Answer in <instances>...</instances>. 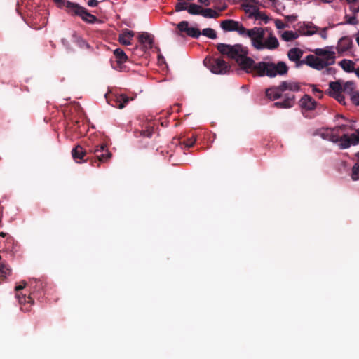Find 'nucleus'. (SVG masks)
I'll list each match as a JSON object with an SVG mask.
<instances>
[{"mask_svg": "<svg viewBox=\"0 0 359 359\" xmlns=\"http://www.w3.org/2000/svg\"><path fill=\"white\" fill-rule=\"evenodd\" d=\"M217 49L222 55L234 60L245 72L252 73L255 62L248 56V50L247 47L239 43L230 45L220 43L217 45Z\"/></svg>", "mask_w": 359, "mask_h": 359, "instance_id": "1", "label": "nucleus"}, {"mask_svg": "<svg viewBox=\"0 0 359 359\" xmlns=\"http://www.w3.org/2000/svg\"><path fill=\"white\" fill-rule=\"evenodd\" d=\"M289 67L283 61L277 63L273 62H259L255 63L252 73L258 76H268L273 78L277 76H285L287 74Z\"/></svg>", "mask_w": 359, "mask_h": 359, "instance_id": "2", "label": "nucleus"}, {"mask_svg": "<svg viewBox=\"0 0 359 359\" xmlns=\"http://www.w3.org/2000/svg\"><path fill=\"white\" fill-rule=\"evenodd\" d=\"M204 65L214 74H224L231 69V66L222 57H205Z\"/></svg>", "mask_w": 359, "mask_h": 359, "instance_id": "3", "label": "nucleus"}, {"mask_svg": "<svg viewBox=\"0 0 359 359\" xmlns=\"http://www.w3.org/2000/svg\"><path fill=\"white\" fill-rule=\"evenodd\" d=\"M268 31L267 28L253 27L248 29L245 32L244 36H248L251 39L252 45L257 50H263V42L265 38V32Z\"/></svg>", "mask_w": 359, "mask_h": 359, "instance_id": "4", "label": "nucleus"}, {"mask_svg": "<svg viewBox=\"0 0 359 359\" xmlns=\"http://www.w3.org/2000/svg\"><path fill=\"white\" fill-rule=\"evenodd\" d=\"M89 151L95 155V163L98 162V163L107 162L112 156L108 150L107 144L104 143L95 146L93 149H89ZM97 166H99V164Z\"/></svg>", "mask_w": 359, "mask_h": 359, "instance_id": "5", "label": "nucleus"}, {"mask_svg": "<svg viewBox=\"0 0 359 359\" xmlns=\"http://www.w3.org/2000/svg\"><path fill=\"white\" fill-rule=\"evenodd\" d=\"M220 27L224 32H237L239 35L244 36L246 28L238 21L227 19L220 22Z\"/></svg>", "mask_w": 359, "mask_h": 359, "instance_id": "6", "label": "nucleus"}, {"mask_svg": "<svg viewBox=\"0 0 359 359\" xmlns=\"http://www.w3.org/2000/svg\"><path fill=\"white\" fill-rule=\"evenodd\" d=\"M343 81H331L329 83V95L339 103L345 104V98L342 95Z\"/></svg>", "mask_w": 359, "mask_h": 359, "instance_id": "7", "label": "nucleus"}, {"mask_svg": "<svg viewBox=\"0 0 359 359\" xmlns=\"http://www.w3.org/2000/svg\"><path fill=\"white\" fill-rule=\"evenodd\" d=\"M114 60H111V66L114 69L121 71L123 65L128 60V56L121 48H116L114 51Z\"/></svg>", "mask_w": 359, "mask_h": 359, "instance_id": "8", "label": "nucleus"}, {"mask_svg": "<svg viewBox=\"0 0 359 359\" xmlns=\"http://www.w3.org/2000/svg\"><path fill=\"white\" fill-rule=\"evenodd\" d=\"M241 3V8L248 14L250 18H252L259 8L255 4H258L257 0H238Z\"/></svg>", "mask_w": 359, "mask_h": 359, "instance_id": "9", "label": "nucleus"}, {"mask_svg": "<svg viewBox=\"0 0 359 359\" xmlns=\"http://www.w3.org/2000/svg\"><path fill=\"white\" fill-rule=\"evenodd\" d=\"M27 285V283L25 280L20 282L19 285L15 286V290L16 292L15 297L18 299L20 304H25L26 303L30 304L31 305L34 304V299L31 295L27 296L26 294H23L22 292H20V290L24 289Z\"/></svg>", "mask_w": 359, "mask_h": 359, "instance_id": "10", "label": "nucleus"}, {"mask_svg": "<svg viewBox=\"0 0 359 359\" xmlns=\"http://www.w3.org/2000/svg\"><path fill=\"white\" fill-rule=\"evenodd\" d=\"M177 27L180 32H185L187 36L194 39H198L201 35V31L198 28L189 27L187 21H182L177 25Z\"/></svg>", "mask_w": 359, "mask_h": 359, "instance_id": "11", "label": "nucleus"}, {"mask_svg": "<svg viewBox=\"0 0 359 359\" xmlns=\"http://www.w3.org/2000/svg\"><path fill=\"white\" fill-rule=\"evenodd\" d=\"M177 27L180 32H185L187 36L194 39H198L201 35V31L198 28L189 27L187 21H182L177 25Z\"/></svg>", "mask_w": 359, "mask_h": 359, "instance_id": "12", "label": "nucleus"}, {"mask_svg": "<svg viewBox=\"0 0 359 359\" xmlns=\"http://www.w3.org/2000/svg\"><path fill=\"white\" fill-rule=\"evenodd\" d=\"M315 53L326 63V66L333 65L335 62V53L325 49L318 48Z\"/></svg>", "mask_w": 359, "mask_h": 359, "instance_id": "13", "label": "nucleus"}, {"mask_svg": "<svg viewBox=\"0 0 359 359\" xmlns=\"http://www.w3.org/2000/svg\"><path fill=\"white\" fill-rule=\"evenodd\" d=\"M305 64L318 70L327 67L326 63H325L321 58L313 55H309L306 56L305 59Z\"/></svg>", "mask_w": 359, "mask_h": 359, "instance_id": "14", "label": "nucleus"}, {"mask_svg": "<svg viewBox=\"0 0 359 359\" xmlns=\"http://www.w3.org/2000/svg\"><path fill=\"white\" fill-rule=\"evenodd\" d=\"M358 134L359 135V130H357ZM341 147L343 149L348 148L351 146V144H357L359 143V136L355 134H352L350 137L344 134L340 137Z\"/></svg>", "mask_w": 359, "mask_h": 359, "instance_id": "15", "label": "nucleus"}, {"mask_svg": "<svg viewBox=\"0 0 359 359\" xmlns=\"http://www.w3.org/2000/svg\"><path fill=\"white\" fill-rule=\"evenodd\" d=\"M67 4V5L65 8L66 12L71 16H78L81 18L85 8L76 3L71 1H69Z\"/></svg>", "mask_w": 359, "mask_h": 359, "instance_id": "16", "label": "nucleus"}, {"mask_svg": "<svg viewBox=\"0 0 359 359\" xmlns=\"http://www.w3.org/2000/svg\"><path fill=\"white\" fill-rule=\"evenodd\" d=\"M302 55L303 51L297 48H291L287 53L289 60L295 62L297 67L302 64H305V60H300Z\"/></svg>", "mask_w": 359, "mask_h": 359, "instance_id": "17", "label": "nucleus"}, {"mask_svg": "<svg viewBox=\"0 0 359 359\" xmlns=\"http://www.w3.org/2000/svg\"><path fill=\"white\" fill-rule=\"evenodd\" d=\"M295 103V96L293 94L286 93L285 98L281 102H276L273 104V107L277 108H291Z\"/></svg>", "mask_w": 359, "mask_h": 359, "instance_id": "18", "label": "nucleus"}, {"mask_svg": "<svg viewBox=\"0 0 359 359\" xmlns=\"http://www.w3.org/2000/svg\"><path fill=\"white\" fill-rule=\"evenodd\" d=\"M279 46L278 39L273 35V32L270 31L268 36L263 42V49L274 50Z\"/></svg>", "mask_w": 359, "mask_h": 359, "instance_id": "19", "label": "nucleus"}, {"mask_svg": "<svg viewBox=\"0 0 359 359\" xmlns=\"http://www.w3.org/2000/svg\"><path fill=\"white\" fill-rule=\"evenodd\" d=\"M299 105L302 109L306 111H311L316 108V102L311 96L309 95H304L299 100Z\"/></svg>", "mask_w": 359, "mask_h": 359, "instance_id": "20", "label": "nucleus"}, {"mask_svg": "<svg viewBox=\"0 0 359 359\" xmlns=\"http://www.w3.org/2000/svg\"><path fill=\"white\" fill-rule=\"evenodd\" d=\"M30 285L32 289V292L30 293L33 299L37 297V294L43 290L46 285V283L41 280H32L30 281Z\"/></svg>", "mask_w": 359, "mask_h": 359, "instance_id": "21", "label": "nucleus"}, {"mask_svg": "<svg viewBox=\"0 0 359 359\" xmlns=\"http://www.w3.org/2000/svg\"><path fill=\"white\" fill-rule=\"evenodd\" d=\"M280 90L283 92L290 90L292 92H298L300 90V85L299 83L292 81H283L280 83Z\"/></svg>", "mask_w": 359, "mask_h": 359, "instance_id": "22", "label": "nucleus"}, {"mask_svg": "<svg viewBox=\"0 0 359 359\" xmlns=\"http://www.w3.org/2000/svg\"><path fill=\"white\" fill-rule=\"evenodd\" d=\"M283 93V90H280V85L278 86H272L266 89V96L271 100H275L279 99L282 93Z\"/></svg>", "mask_w": 359, "mask_h": 359, "instance_id": "23", "label": "nucleus"}, {"mask_svg": "<svg viewBox=\"0 0 359 359\" xmlns=\"http://www.w3.org/2000/svg\"><path fill=\"white\" fill-rule=\"evenodd\" d=\"M72 155L73 158L77 162L80 163L79 161H83L84 156L86 155V151L79 144L76 145L72 151Z\"/></svg>", "mask_w": 359, "mask_h": 359, "instance_id": "24", "label": "nucleus"}, {"mask_svg": "<svg viewBox=\"0 0 359 359\" xmlns=\"http://www.w3.org/2000/svg\"><path fill=\"white\" fill-rule=\"evenodd\" d=\"M352 41L348 37H342L338 42L337 50L339 53L345 52L351 48Z\"/></svg>", "mask_w": 359, "mask_h": 359, "instance_id": "25", "label": "nucleus"}, {"mask_svg": "<svg viewBox=\"0 0 359 359\" xmlns=\"http://www.w3.org/2000/svg\"><path fill=\"white\" fill-rule=\"evenodd\" d=\"M134 36V33L133 31L126 29L122 34H121L118 36L119 42L125 46H128L130 44V40Z\"/></svg>", "mask_w": 359, "mask_h": 359, "instance_id": "26", "label": "nucleus"}, {"mask_svg": "<svg viewBox=\"0 0 359 359\" xmlns=\"http://www.w3.org/2000/svg\"><path fill=\"white\" fill-rule=\"evenodd\" d=\"M81 18L88 24H94L100 22V20L94 15L90 13L86 8H84Z\"/></svg>", "mask_w": 359, "mask_h": 359, "instance_id": "27", "label": "nucleus"}, {"mask_svg": "<svg viewBox=\"0 0 359 359\" xmlns=\"http://www.w3.org/2000/svg\"><path fill=\"white\" fill-rule=\"evenodd\" d=\"M339 65L341 67V68L347 72H354L355 69L354 68L355 63L350 60L344 59L341 61L339 62Z\"/></svg>", "mask_w": 359, "mask_h": 359, "instance_id": "28", "label": "nucleus"}, {"mask_svg": "<svg viewBox=\"0 0 359 359\" xmlns=\"http://www.w3.org/2000/svg\"><path fill=\"white\" fill-rule=\"evenodd\" d=\"M201 15L207 18H217L220 14L212 8H203L202 7Z\"/></svg>", "mask_w": 359, "mask_h": 359, "instance_id": "29", "label": "nucleus"}, {"mask_svg": "<svg viewBox=\"0 0 359 359\" xmlns=\"http://www.w3.org/2000/svg\"><path fill=\"white\" fill-rule=\"evenodd\" d=\"M342 88V93H344L347 95H351L353 93H354L355 83L353 81H343Z\"/></svg>", "mask_w": 359, "mask_h": 359, "instance_id": "30", "label": "nucleus"}, {"mask_svg": "<svg viewBox=\"0 0 359 359\" xmlns=\"http://www.w3.org/2000/svg\"><path fill=\"white\" fill-rule=\"evenodd\" d=\"M139 41L141 43H148L149 44V47H152L153 39L151 35L147 32H142L139 35Z\"/></svg>", "mask_w": 359, "mask_h": 359, "instance_id": "31", "label": "nucleus"}, {"mask_svg": "<svg viewBox=\"0 0 359 359\" xmlns=\"http://www.w3.org/2000/svg\"><path fill=\"white\" fill-rule=\"evenodd\" d=\"M202 6L194 3L189 4L187 12L191 15H201Z\"/></svg>", "mask_w": 359, "mask_h": 359, "instance_id": "32", "label": "nucleus"}, {"mask_svg": "<svg viewBox=\"0 0 359 359\" xmlns=\"http://www.w3.org/2000/svg\"><path fill=\"white\" fill-rule=\"evenodd\" d=\"M298 36V34L292 31H285L281 35L282 39L285 41H292L297 39Z\"/></svg>", "mask_w": 359, "mask_h": 359, "instance_id": "33", "label": "nucleus"}, {"mask_svg": "<svg viewBox=\"0 0 359 359\" xmlns=\"http://www.w3.org/2000/svg\"><path fill=\"white\" fill-rule=\"evenodd\" d=\"M130 99L128 97L124 95H119L116 99V102L118 104V107L119 109H123L129 102Z\"/></svg>", "mask_w": 359, "mask_h": 359, "instance_id": "34", "label": "nucleus"}, {"mask_svg": "<svg viewBox=\"0 0 359 359\" xmlns=\"http://www.w3.org/2000/svg\"><path fill=\"white\" fill-rule=\"evenodd\" d=\"M201 33L203 36H205L211 39H215L217 38V33L215 30L212 28L203 29Z\"/></svg>", "mask_w": 359, "mask_h": 359, "instance_id": "35", "label": "nucleus"}, {"mask_svg": "<svg viewBox=\"0 0 359 359\" xmlns=\"http://www.w3.org/2000/svg\"><path fill=\"white\" fill-rule=\"evenodd\" d=\"M256 20H263L265 24H267L270 18L264 13L259 11V10L257 11L255 15L253 17Z\"/></svg>", "mask_w": 359, "mask_h": 359, "instance_id": "36", "label": "nucleus"}, {"mask_svg": "<svg viewBox=\"0 0 359 359\" xmlns=\"http://www.w3.org/2000/svg\"><path fill=\"white\" fill-rule=\"evenodd\" d=\"M188 2L186 1H179L175 6V10L176 12H180L182 11H187L189 6Z\"/></svg>", "mask_w": 359, "mask_h": 359, "instance_id": "37", "label": "nucleus"}, {"mask_svg": "<svg viewBox=\"0 0 359 359\" xmlns=\"http://www.w3.org/2000/svg\"><path fill=\"white\" fill-rule=\"evenodd\" d=\"M359 163H356L352 168L351 178L353 180L356 181L359 180Z\"/></svg>", "mask_w": 359, "mask_h": 359, "instance_id": "38", "label": "nucleus"}, {"mask_svg": "<svg viewBox=\"0 0 359 359\" xmlns=\"http://www.w3.org/2000/svg\"><path fill=\"white\" fill-rule=\"evenodd\" d=\"M196 141V137L195 135H192L191 137L187 138L186 140H184L183 142H180L181 144H184L186 147L190 148L194 146Z\"/></svg>", "mask_w": 359, "mask_h": 359, "instance_id": "39", "label": "nucleus"}, {"mask_svg": "<svg viewBox=\"0 0 359 359\" xmlns=\"http://www.w3.org/2000/svg\"><path fill=\"white\" fill-rule=\"evenodd\" d=\"M316 32V27L311 25H306L303 29V32L305 35L311 36Z\"/></svg>", "mask_w": 359, "mask_h": 359, "instance_id": "40", "label": "nucleus"}, {"mask_svg": "<svg viewBox=\"0 0 359 359\" xmlns=\"http://www.w3.org/2000/svg\"><path fill=\"white\" fill-rule=\"evenodd\" d=\"M154 130L152 127H147L145 130L140 131V135L143 137H151L153 134Z\"/></svg>", "mask_w": 359, "mask_h": 359, "instance_id": "41", "label": "nucleus"}, {"mask_svg": "<svg viewBox=\"0 0 359 359\" xmlns=\"http://www.w3.org/2000/svg\"><path fill=\"white\" fill-rule=\"evenodd\" d=\"M345 18L346 19V22L350 25H355L358 23V21L356 19V17L354 16H349L348 15H345Z\"/></svg>", "mask_w": 359, "mask_h": 359, "instance_id": "42", "label": "nucleus"}, {"mask_svg": "<svg viewBox=\"0 0 359 359\" xmlns=\"http://www.w3.org/2000/svg\"><path fill=\"white\" fill-rule=\"evenodd\" d=\"M53 1L57 5V6L60 8H65L67 5L68 0H53Z\"/></svg>", "mask_w": 359, "mask_h": 359, "instance_id": "43", "label": "nucleus"}, {"mask_svg": "<svg viewBox=\"0 0 359 359\" xmlns=\"http://www.w3.org/2000/svg\"><path fill=\"white\" fill-rule=\"evenodd\" d=\"M351 96L352 102L355 104L359 105V92H355V93H353Z\"/></svg>", "mask_w": 359, "mask_h": 359, "instance_id": "44", "label": "nucleus"}, {"mask_svg": "<svg viewBox=\"0 0 359 359\" xmlns=\"http://www.w3.org/2000/svg\"><path fill=\"white\" fill-rule=\"evenodd\" d=\"M285 19L287 22H295L297 20V16L296 15H285Z\"/></svg>", "mask_w": 359, "mask_h": 359, "instance_id": "45", "label": "nucleus"}, {"mask_svg": "<svg viewBox=\"0 0 359 359\" xmlns=\"http://www.w3.org/2000/svg\"><path fill=\"white\" fill-rule=\"evenodd\" d=\"M275 25L277 29H284L287 25L284 24L280 20H276Z\"/></svg>", "mask_w": 359, "mask_h": 359, "instance_id": "46", "label": "nucleus"}, {"mask_svg": "<svg viewBox=\"0 0 359 359\" xmlns=\"http://www.w3.org/2000/svg\"><path fill=\"white\" fill-rule=\"evenodd\" d=\"M88 6L90 7H95L98 5V1L97 0H89L88 1Z\"/></svg>", "mask_w": 359, "mask_h": 359, "instance_id": "47", "label": "nucleus"}, {"mask_svg": "<svg viewBox=\"0 0 359 359\" xmlns=\"http://www.w3.org/2000/svg\"><path fill=\"white\" fill-rule=\"evenodd\" d=\"M198 2L201 4H203L205 6H209L210 5V0H198Z\"/></svg>", "mask_w": 359, "mask_h": 359, "instance_id": "48", "label": "nucleus"}, {"mask_svg": "<svg viewBox=\"0 0 359 359\" xmlns=\"http://www.w3.org/2000/svg\"><path fill=\"white\" fill-rule=\"evenodd\" d=\"M330 140L334 142H336L340 141V138L334 134H331Z\"/></svg>", "mask_w": 359, "mask_h": 359, "instance_id": "49", "label": "nucleus"}, {"mask_svg": "<svg viewBox=\"0 0 359 359\" xmlns=\"http://www.w3.org/2000/svg\"><path fill=\"white\" fill-rule=\"evenodd\" d=\"M325 72L327 74H332L334 72V69L332 67H327L326 68Z\"/></svg>", "mask_w": 359, "mask_h": 359, "instance_id": "50", "label": "nucleus"}, {"mask_svg": "<svg viewBox=\"0 0 359 359\" xmlns=\"http://www.w3.org/2000/svg\"><path fill=\"white\" fill-rule=\"evenodd\" d=\"M227 8V6L226 4H224L223 6H222L221 8H218L217 9L219 10V11H223L224 10H226Z\"/></svg>", "mask_w": 359, "mask_h": 359, "instance_id": "51", "label": "nucleus"}, {"mask_svg": "<svg viewBox=\"0 0 359 359\" xmlns=\"http://www.w3.org/2000/svg\"><path fill=\"white\" fill-rule=\"evenodd\" d=\"M320 36H321V37H323V39H326V37H327V34H326L325 29H324L323 32H320Z\"/></svg>", "mask_w": 359, "mask_h": 359, "instance_id": "52", "label": "nucleus"}, {"mask_svg": "<svg viewBox=\"0 0 359 359\" xmlns=\"http://www.w3.org/2000/svg\"><path fill=\"white\" fill-rule=\"evenodd\" d=\"M339 129L342 130H345L346 128V125H341L339 127Z\"/></svg>", "mask_w": 359, "mask_h": 359, "instance_id": "53", "label": "nucleus"}, {"mask_svg": "<svg viewBox=\"0 0 359 359\" xmlns=\"http://www.w3.org/2000/svg\"><path fill=\"white\" fill-rule=\"evenodd\" d=\"M354 13H359V6L353 9Z\"/></svg>", "mask_w": 359, "mask_h": 359, "instance_id": "54", "label": "nucleus"}, {"mask_svg": "<svg viewBox=\"0 0 359 359\" xmlns=\"http://www.w3.org/2000/svg\"><path fill=\"white\" fill-rule=\"evenodd\" d=\"M348 4H353L355 3L358 0H346Z\"/></svg>", "mask_w": 359, "mask_h": 359, "instance_id": "55", "label": "nucleus"}, {"mask_svg": "<svg viewBox=\"0 0 359 359\" xmlns=\"http://www.w3.org/2000/svg\"><path fill=\"white\" fill-rule=\"evenodd\" d=\"M355 74L359 78V67L357 69H355Z\"/></svg>", "mask_w": 359, "mask_h": 359, "instance_id": "56", "label": "nucleus"}, {"mask_svg": "<svg viewBox=\"0 0 359 359\" xmlns=\"http://www.w3.org/2000/svg\"><path fill=\"white\" fill-rule=\"evenodd\" d=\"M21 309L24 311H29L30 310L29 308H27V307H25V308L21 307Z\"/></svg>", "mask_w": 359, "mask_h": 359, "instance_id": "57", "label": "nucleus"}, {"mask_svg": "<svg viewBox=\"0 0 359 359\" xmlns=\"http://www.w3.org/2000/svg\"><path fill=\"white\" fill-rule=\"evenodd\" d=\"M6 233H4V232H1V233H0V236H1V237L4 238V237L6 236Z\"/></svg>", "mask_w": 359, "mask_h": 359, "instance_id": "58", "label": "nucleus"}, {"mask_svg": "<svg viewBox=\"0 0 359 359\" xmlns=\"http://www.w3.org/2000/svg\"><path fill=\"white\" fill-rule=\"evenodd\" d=\"M269 1L272 2L273 5H275L276 4V2L278 1V0H269Z\"/></svg>", "mask_w": 359, "mask_h": 359, "instance_id": "59", "label": "nucleus"}, {"mask_svg": "<svg viewBox=\"0 0 359 359\" xmlns=\"http://www.w3.org/2000/svg\"><path fill=\"white\" fill-rule=\"evenodd\" d=\"M163 57L161 55H158V61L160 62L161 60H163Z\"/></svg>", "mask_w": 359, "mask_h": 359, "instance_id": "60", "label": "nucleus"}, {"mask_svg": "<svg viewBox=\"0 0 359 359\" xmlns=\"http://www.w3.org/2000/svg\"><path fill=\"white\" fill-rule=\"evenodd\" d=\"M356 41H357V43H358V46H359V37L357 38Z\"/></svg>", "mask_w": 359, "mask_h": 359, "instance_id": "61", "label": "nucleus"}, {"mask_svg": "<svg viewBox=\"0 0 359 359\" xmlns=\"http://www.w3.org/2000/svg\"><path fill=\"white\" fill-rule=\"evenodd\" d=\"M356 156L359 158V151L356 154Z\"/></svg>", "mask_w": 359, "mask_h": 359, "instance_id": "62", "label": "nucleus"}, {"mask_svg": "<svg viewBox=\"0 0 359 359\" xmlns=\"http://www.w3.org/2000/svg\"><path fill=\"white\" fill-rule=\"evenodd\" d=\"M83 43H86V46L89 47V45L88 43H86L85 41H83Z\"/></svg>", "mask_w": 359, "mask_h": 359, "instance_id": "63", "label": "nucleus"}, {"mask_svg": "<svg viewBox=\"0 0 359 359\" xmlns=\"http://www.w3.org/2000/svg\"><path fill=\"white\" fill-rule=\"evenodd\" d=\"M188 1H192L193 0H187Z\"/></svg>", "mask_w": 359, "mask_h": 359, "instance_id": "64", "label": "nucleus"}]
</instances>
